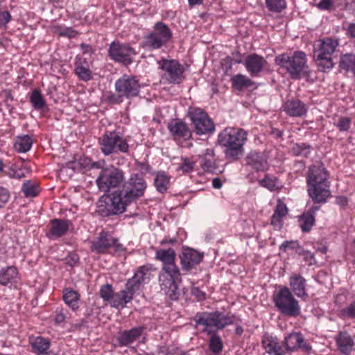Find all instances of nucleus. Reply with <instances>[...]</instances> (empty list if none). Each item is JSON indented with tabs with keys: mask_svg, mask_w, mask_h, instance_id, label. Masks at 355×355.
<instances>
[{
	"mask_svg": "<svg viewBox=\"0 0 355 355\" xmlns=\"http://www.w3.org/2000/svg\"><path fill=\"white\" fill-rule=\"evenodd\" d=\"M147 188L144 178L138 173H132L128 180L123 182L121 189L114 191L110 196L112 213L117 214L125 211L126 207L144 196Z\"/></svg>",
	"mask_w": 355,
	"mask_h": 355,
	"instance_id": "1",
	"label": "nucleus"
},
{
	"mask_svg": "<svg viewBox=\"0 0 355 355\" xmlns=\"http://www.w3.org/2000/svg\"><path fill=\"white\" fill-rule=\"evenodd\" d=\"M329 176V172L322 163H316L309 167L306 176L307 193L315 204L326 203L331 197Z\"/></svg>",
	"mask_w": 355,
	"mask_h": 355,
	"instance_id": "2",
	"label": "nucleus"
},
{
	"mask_svg": "<svg viewBox=\"0 0 355 355\" xmlns=\"http://www.w3.org/2000/svg\"><path fill=\"white\" fill-rule=\"evenodd\" d=\"M248 135L244 129L237 128H226L219 133L218 141L226 148L225 155L227 159L236 161L243 155Z\"/></svg>",
	"mask_w": 355,
	"mask_h": 355,
	"instance_id": "3",
	"label": "nucleus"
},
{
	"mask_svg": "<svg viewBox=\"0 0 355 355\" xmlns=\"http://www.w3.org/2000/svg\"><path fill=\"white\" fill-rule=\"evenodd\" d=\"M236 317L231 313L225 314L221 311L198 312L193 318L197 327H201V331L207 334L218 333L226 327L234 323Z\"/></svg>",
	"mask_w": 355,
	"mask_h": 355,
	"instance_id": "4",
	"label": "nucleus"
},
{
	"mask_svg": "<svg viewBox=\"0 0 355 355\" xmlns=\"http://www.w3.org/2000/svg\"><path fill=\"white\" fill-rule=\"evenodd\" d=\"M275 62L285 69L292 79L298 80L309 75L307 58L303 51L280 54L276 57Z\"/></svg>",
	"mask_w": 355,
	"mask_h": 355,
	"instance_id": "5",
	"label": "nucleus"
},
{
	"mask_svg": "<svg viewBox=\"0 0 355 355\" xmlns=\"http://www.w3.org/2000/svg\"><path fill=\"white\" fill-rule=\"evenodd\" d=\"M98 143L100 150L105 156L119 153L127 154L129 152L128 139L121 132L116 130L105 131L98 137Z\"/></svg>",
	"mask_w": 355,
	"mask_h": 355,
	"instance_id": "6",
	"label": "nucleus"
},
{
	"mask_svg": "<svg viewBox=\"0 0 355 355\" xmlns=\"http://www.w3.org/2000/svg\"><path fill=\"white\" fill-rule=\"evenodd\" d=\"M273 302L279 313L285 316L296 318L301 313L299 302L287 286H282L273 294Z\"/></svg>",
	"mask_w": 355,
	"mask_h": 355,
	"instance_id": "7",
	"label": "nucleus"
},
{
	"mask_svg": "<svg viewBox=\"0 0 355 355\" xmlns=\"http://www.w3.org/2000/svg\"><path fill=\"white\" fill-rule=\"evenodd\" d=\"M155 270L152 264L139 266L135 271L132 278L128 279L125 285L123 299L125 302L132 301L136 292L139 291L143 284H148L153 278V272Z\"/></svg>",
	"mask_w": 355,
	"mask_h": 355,
	"instance_id": "8",
	"label": "nucleus"
},
{
	"mask_svg": "<svg viewBox=\"0 0 355 355\" xmlns=\"http://www.w3.org/2000/svg\"><path fill=\"white\" fill-rule=\"evenodd\" d=\"M158 282L162 291L173 300L179 297L178 284L182 282V277L178 267L161 268Z\"/></svg>",
	"mask_w": 355,
	"mask_h": 355,
	"instance_id": "9",
	"label": "nucleus"
},
{
	"mask_svg": "<svg viewBox=\"0 0 355 355\" xmlns=\"http://www.w3.org/2000/svg\"><path fill=\"white\" fill-rule=\"evenodd\" d=\"M338 46V41L330 37L320 41L318 49L314 51L315 61L320 71L327 72L333 68L332 55Z\"/></svg>",
	"mask_w": 355,
	"mask_h": 355,
	"instance_id": "10",
	"label": "nucleus"
},
{
	"mask_svg": "<svg viewBox=\"0 0 355 355\" xmlns=\"http://www.w3.org/2000/svg\"><path fill=\"white\" fill-rule=\"evenodd\" d=\"M173 32L167 24L162 21L155 24L153 31L144 38V46L152 49H159L169 42Z\"/></svg>",
	"mask_w": 355,
	"mask_h": 355,
	"instance_id": "11",
	"label": "nucleus"
},
{
	"mask_svg": "<svg viewBox=\"0 0 355 355\" xmlns=\"http://www.w3.org/2000/svg\"><path fill=\"white\" fill-rule=\"evenodd\" d=\"M161 77L168 84H180L185 79L184 67L177 60L162 58L157 62Z\"/></svg>",
	"mask_w": 355,
	"mask_h": 355,
	"instance_id": "12",
	"label": "nucleus"
},
{
	"mask_svg": "<svg viewBox=\"0 0 355 355\" xmlns=\"http://www.w3.org/2000/svg\"><path fill=\"white\" fill-rule=\"evenodd\" d=\"M124 180V171L111 165L101 171L96 179V184L101 191L107 193L111 189L120 186Z\"/></svg>",
	"mask_w": 355,
	"mask_h": 355,
	"instance_id": "13",
	"label": "nucleus"
},
{
	"mask_svg": "<svg viewBox=\"0 0 355 355\" xmlns=\"http://www.w3.org/2000/svg\"><path fill=\"white\" fill-rule=\"evenodd\" d=\"M188 116L191 121L193 132L198 135L211 134L215 130L214 123L202 109L191 107Z\"/></svg>",
	"mask_w": 355,
	"mask_h": 355,
	"instance_id": "14",
	"label": "nucleus"
},
{
	"mask_svg": "<svg viewBox=\"0 0 355 355\" xmlns=\"http://www.w3.org/2000/svg\"><path fill=\"white\" fill-rule=\"evenodd\" d=\"M136 51L129 44L113 41L108 48V56L115 62L129 66L133 62Z\"/></svg>",
	"mask_w": 355,
	"mask_h": 355,
	"instance_id": "15",
	"label": "nucleus"
},
{
	"mask_svg": "<svg viewBox=\"0 0 355 355\" xmlns=\"http://www.w3.org/2000/svg\"><path fill=\"white\" fill-rule=\"evenodd\" d=\"M114 87L116 92L124 96L125 98L132 99L139 95L141 84L136 76L123 74L116 80Z\"/></svg>",
	"mask_w": 355,
	"mask_h": 355,
	"instance_id": "16",
	"label": "nucleus"
},
{
	"mask_svg": "<svg viewBox=\"0 0 355 355\" xmlns=\"http://www.w3.org/2000/svg\"><path fill=\"white\" fill-rule=\"evenodd\" d=\"M113 249L115 252L123 250L122 245L117 239L114 238L107 232L102 231L93 241L92 250L97 253H106Z\"/></svg>",
	"mask_w": 355,
	"mask_h": 355,
	"instance_id": "17",
	"label": "nucleus"
},
{
	"mask_svg": "<svg viewBox=\"0 0 355 355\" xmlns=\"http://www.w3.org/2000/svg\"><path fill=\"white\" fill-rule=\"evenodd\" d=\"M125 288L118 293H114L113 287L110 284H103L101 286L98 294L103 301L107 304L115 309H123L128 303L131 301L124 302L123 296Z\"/></svg>",
	"mask_w": 355,
	"mask_h": 355,
	"instance_id": "18",
	"label": "nucleus"
},
{
	"mask_svg": "<svg viewBox=\"0 0 355 355\" xmlns=\"http://www.w3.org/2000/svg\"><path fill=\"white\" fill-rule=\"evenodd\" d=\"M267 60L257 53L248 55L244 60V66L251 77H259L267 65Z\"/></svg>",
	"mask_w": 355,
	"mask_h": 355,
	"instance_id": "19",
	"label": "nucleus"
},
{
	"mask_svg": "<svg viewBox=\"0 0 355 355\" xmlns=\"http://www.w3.org/2000/svg\"><path fill=\"white\" fill-rule=\"evenodd\" d=\"M202 258L203 254L199 252L189 248H184L180 255L182 270L190 271L202 261Z\"/></svg>",
	"mask_w": 355,
	"mask_h": 355,
	"instance_id": "20",
	"label": "nucleus"
},
{
	"mask_svg": "<svg viewBox=\"0 0 355 355\" xmlns=\"http://www.w3.org/2000/svg\"><path fill=\"white\" fill-rule=\"evenodd\" d=\"M168 129L175 141H187L191 138L192 131L188 124L182 120H173L168 123Z\"/></svg>",
	"mask_w": 355,
	"mask_h": 355,
	"instance_id": "21",
	"label": "nucleus"
},
{
	"mask_svg": "<svg viewBox=\"0 0 355 355\" xmlns=\"http://www.w3.org/2000/svg\"><path fill=\"white\" fill-rule=\"evenodd\" d=\"M261 345L265 351L270 355L286 354L285 345L277 336L265 334L261 337Z\"/></svg>",
	"mask_w": 355,
	"mask_h": 355,
	"instance_id": "22",
	"label": "nucleus"
},
{
	"mask_svg": "<svg viewBox=\"0 0 355 355\" xmlns=\"http://www.w3.org/2000/svg\"><path fill=\"white\" fill-rule=\"evenodd\" d=\"M71 225L69 220L54 218L50 221L46 236L53 240L64 236Z\"/></svg>",
	"mask_w": 355,
	"mask_h": 355,
	"instance_id": "23",
	"label": "nucleus"
},
{
	"mask_svg": "<svg viewBox=\"0 0 355 355\" xmlns=\"http://www.w3.org/2000/svg\"><path fill=\"white\" fill-rule=\"evenodd\" d=\"M245 166L259 172L264 171L268 168V164L263 153L257 151H250L245 158Z\"/></svg>",
	"mask_w": 355,
	"mask_h": 355,
	"instance_id": "24",
	"label": "nucleus"
},
{
	"mask_svg": "<svg viewBox=\"0 0 355 355\" xmlns=\"http://www.w3.org/2000/svg\"><path fill=\"white\" fill-rule=\"evenodd\" d=\"M290 290L297 297L306 301L309 297L306 291V280L299 274H293L289 277Z\"/></svg>",
	"mask_w": 355,
	"mask_h": 355,
	"instance_id": "25",
	"label": "nucleus"
},
{
	"mask_svg": "<svg viewBox=\"0 0 355 355\" xmlns=\"http://www.w3.org/2000/svg\"><path fill=\"white\" fill-rule=\"evenodd\" d=\"M144 330V327H137L130 330H124L119 332L116 336L119 345L121 347L130 345L141 336Z\"/></svg>",
	"mask_w": 355,
	"mask_h": 355,
	"instance_id": "26",
	"label": "nucleus"
},
{
	"mask_svg": "<svg viewBox=\"0 0 355 355\" xmlns=\"http://www.w3.org/2000/svg\"><path fill=\"white\" fill-rule=\"evenodd\" d=\"M283 110L290 116L302 117L306 115L308 107L300 99L293 98L288 100L284 104Z\"/></svg>",
	"mask_w": 355,
	"mask_h": 355,
	"instance_id": "27",
	"label": "nucleus"
},
{
	"mask_svg": "<svg viewBox=\"0 0 355 355\" xmlns=\"http://www.w3.org/2000/svg\"><path fill=\"white\" fill-rule=\"evenodd\" d=\"M286 347V354L289 352H294L298 348L304 350L309 349V345L304 343V339L300 332H293L288 334L283 340Z\"/></svg>",
	"mask_w": 355,
	"mask_h": 355,
	"instance_id": "28",
	"label": "nucleus"
},
{
	"mask_svg": "<svg viewBox=\"0 0 355 355\" xmlns=\"http://www.w3.org/2000/svg\"><path fill=\"white\" fill-rule=\"evenodd\" d=\"M74 73L79 80L88 82L92 79V73L89 69L88 61L77 55L74 61Z\"/></svg>",
	"mask_w": 355,
	"mask_h": 355,
	"instance_id": "29",
	"label": "nucleus"
},
{
	"mask_svg": "<svg viewBox=\"0 0 355 355\" xmlns=\"http://www.w3.org/2000/svg\"><path fill=\"white\" fill-rule=\"evenodd\" d=\"M155 259L162 262L161 268L178 267L176 265V253L174 249H158L155 252Z\"/></svg>",
	"mask_w": 355,
	"mask_h": 355,
	"instance_id": "30",
	"label": "nucleus"
},
{
	"mask_svg": "<svg viewBox=\"0 0 355 355\" xmlns=\"http://www.w3.org/2000/svg\"><path fill=\"white\" fill-rule=\"evenodd\" d=\"M197 162L205 172L212 173L217 168L215 153L212 148H207L202 155H199Z\"/></svg>",
	"mask_w": 355,
	"mask_h": 355,
	"instance_id": "31",
	"label": "nucleus"
},
{
	"mask_svg": "<svg viewBox=\"0 0 355 355\" xmlns=\"http://www.w3.org/2000/svg\"><path fill=\"white\" fill-rule=\"evenodd\" d=\"M62 300L73 311L78 310L80 294L78 291L71 288H64L62 290Z\"/></svg>",
	"mask_w": 355,
	"mask_h": 355,
	"instance_id": "32",
	"label": "nucleus"
},
{
	"mask_svg": "<svg viewBox=\"0 0 355 355\" xmlns=\"http://www.w3.org/2000/svg\"><path fill=\"white\" fill-rule=\"evenodd\" d=\"M33 144V139L31 136L18 135L14 139L13 148L19 153H25L31 149Z\"/></svg>",
	"mask_w": 355,
	"mask_h": 355,
	"instance_id": "33",
	"label": "nucleus"
},
{
	"mask_svg": "<svg viewBox=\"0 0 355 355\" xmlns=\"http://www.w3.org/2000/svg\"><path fill=\"white\" fill-rule=\"evenodd\" d=\"M336 344L339 351L344 354H349L354 345V340L351 336L347 332H340L337 338Z\"/></svg>",
	"mask_w": 355,
	"mask_h": 355,
	"instance_id": "34",
	"label": "nucleus"
},
{
	"mask_svg": "<svg viewBox=\"0 0 355 355\" xmlns=\"http://www.w3.org/2000/svg\"><path fill=\"white\" fill-rule=\"evenodd\" d=\"M30 345L34 354L42 355L46 353L51 346V342L49 338L37 336L30 340Z\"/></svg>",
	"mask_w": 355,
	"mask_h": 355,
	"instance_id": "35",
	"label": "nucleus"
},
{
	"mask_svg": "<svg viewBox=\"0 0 355 355\" xmlns=\"http://www.w3.org/2000/svg\"><path fill=\"white\" fill-rule=\"evenodd\" d=\"M18 275L17 268L15 266H8L0 271V284L7 286L16 279Z\"/></svg>",
	"mask_w": 355,
	"mask_h": 355,
	"instance_id": "36",
	"label": "nucleus"
},
{
	"mask_svg": "<svg viewBox=\"0 0 355 355\" xmlns=\"http://www.w3.org/2000/svg\"><path fill=\"white\" fill-rule=\"evenodd\" d=\"M232 87L237 91H242L245 88L250 87L253 85V81L248 76L239 73L231 78Z\"/></svg>",
	"mask_w": 355,
	"mask_h": 355,
	"instance_id": "37",
	"label": "nucleus"
},
{
	"mask_svg": "<svg viewBox=\"0 0 355 355\" xmlns=\"http://www.w3.org/2000/svg\"><path fill=\"white\" fill-rule=\"evenodd\" d=\"M29 101L35 110L42 111L46 107V101L38 89H34L29 96Z\"/></svg>",
	"mask_w": 355,
	"mask_h": 355,
	"instance_id": "38",
	"label": "nucleus"
},
{
	"mask_svg": "<svg viewBox=\"0 0 355 355\" xmlns=\"http://www.w3.org/2000/svg\"><path fill=\"white\" fill-rule=\"evenodd\" d=\"M259 184L270 191H279L282 188L279 179L270 174H266L264 178L259 180Z\"/></svg>",
	"mask_w": 355,
	"mask_h": 355,
	"instance_id": "39",
	"label": "nucleus"
},
{
	"mask_svg": "<svg viewBox=\"0 0 355 355\" xmlns=\"http://www.w3.org/2000/svg\"><path fill=\"white\" fill-rule=\"evenodd\" d=\"M154 185L158 192H166L170 185V177L164 172H158L154 180Z\"/></svg>",
	"mask_w": 355,
	"mask_h": 355,
	"instance_id": "40",
	"label": "nucleus"
},
{
	"mask_svg": "<svg viewBox=\"0 0 355 355\" xmlns=\"http://www.w3.org/2000/svg\"><path fill=\"white\" fill-rule=\"evenodd\" d=\"M315 216L307 211L298 217L299 225L303 232H309L315 225Z\"/></svg>",
	"mask_w": 355,
	"mask_h": 355,
	"instance_id": "41",
	"label": "nucleus"
},
{
	"mask_svg": "<svg viewBox=\"0 0 355 355\" xmlns=\"http://www.w3.org/2000/svg\"><path fill=\"white\" fill-rule=\"evenodd\" d=\"M311 147L306 143L295 144L291 148V154L296 157H309Z\"/></svg>",
	"mask_w": 355,
	"mask_h": 355,
	"instance_id": "42",
	"label": "nucleus"
},
{
	"mask_svg": "<svg viewBox=\"0 0 355 355\" xmlns=\"http://www.w3.org/2000/svg\"><path fill=\"white\" fill-rule=\"evenodd\" d=\"M210 338L208 343L209 349L215 354H219L223 349V343L221 338L217 334H211Z\"/></svg>",
	"mask_w": 355,
	"mask_h": 355,
	"instance_id": "43",
	"label": "nucleus"
},
{
	"mask_svg": "<svg viewBox=\"0 0 355 355\" xmlns=\"http://www.w3.org/2000/svg\"><path fill=\"white\" fill-rule=\"evenodd\" d=\"M340 67L355 74V55L353 54L343 55L340 60Z\"/></svg>",
	"mask_w": 355,
	"mask_h": 355,
	"instance_id": "44",
	"label": "nucleus"
},
{
	"mask_svg": "<svg viewBox=\"0 0 355 355\" xmlns=\"http://www.w3.org/2000/svg\"><path fill=\"white\" fill-rule=\"evenodd\" d=\"M54 34L60 37H64L69 39L76 37L78 33L71 27H65L62 26H55L53 28Z\"/></svg>",
	"mask_w": 355,
	"mask_h": 355,
	"instance_id": "45",
	"label": "nucleus"
},
{
	"mask_svg": "<svg viewBox=\"0 0 355 355\" xmlns=\"http://www.w3.org/2000/svg\"><path fill=\"white\" fill-rule=\"evenodd\" d=\"M279 250L286 252L288 250H295L297 254H302L303 252V248L300 245L297 240L284 241L279 245Z\"/></svg>",
	"mask_w": 355,
	"mask_h": 355,
	"instance_id": "46",
	"label": "nucleus"
},
{
	"mask_svg": "<svg viewBox=\"0 0 355 355\" xmlns=\"http://www.w3.org/2000/svg\"><path fill=\"white\" fill-rule=\"evenodd\" d=\"M266 5L269 11L280 13L287 8L286 0H266Z\"/></svg>",
	"mask_w": 355,
	"mask_h": 355,
	"instance_id": "47",
	"label": "nucleus"
},
{
	"mask_svg": "<svg viewBox=\"0 0 355 355\" xmlns=\"http://www.w3.org/2000/svg\"><path fill=\"white\" fill-rule=\"evenodd\" d=\"M196 162L197 160L193 161L189 157H182L178 171H182L183 174L191 173L194 170Z\"/></svg>",
	"mask_w": 355,
	"mask_h": 355,
	"instance_id": "48",
	"label": "nucleus"
},
{
	"mask_svg": "<svg viewBox=\"0 0 355 355\" xmlns=\"http://www.w3.org/2000/svg\"><path fill=\"white\" fill-rule=\"evenodd\" d=\"M232 55H234V58L227 56L223 60L222 64L225 68V72L231 70L234 64L242 63L241 55L239 52L233 53Z\"/></svg>",
	"mask_w": 355,
	"mask_h": 355,
	"instance_id": "49",
	"label": "nucleus"
},
{
	"mask_svg": "<svg viewBox=\"0 0 355 355\" xmlns=\"http://www.w3.org/2000/svg\"><path fill=\"white\" fill-rule=\"evenodd\" d=\"M21 190L26 197H35L40 193L39 186L30 181L23 184Z\"/></svg>",
	"mask_w": 355,
	"mask_h": 355,
	"instance_id": "50",
	"label": "nucleus"
},
{
	"mask_svg": "<svg viewBox=\"0 0 355 355\" xmlns=\"http://www.w3.org/2000/svg\"><path fill=\"white\" fill-rule=\"evenodd\" d=\"M67 311L62 308L57 309L53 313L54 323L58 326H63L67 318Z\"/></svg>",
	"mask_w": 355,
	"mask_h": 355,
	"instance_id": "51",
	"label": "nucleus"
},
{
	"mask_svg": "<svg viewBox=\"0 0 355 355\" xmlns=\"http://www.w3.org/2000/svg\"><path fill=\"white\" fill-rule=\"evenodd\" d=\"M274 214L282 217H284L288 214V208L286 204L280 199H278L277 200Z\"/></svg>",
	"mask_w": 355,
	"mask_h": 355,
	"instance_id": "52",
	"label": "nucleus"
},
{
	"mask_svg": "<svg viewBox=\"0 0 355 355\" xmlns=\"http://www.w3.org/2000/svg\"><path fill=\"white\" fill-rule=\"evenodd\" d=\"M124 96L120 93L110 92L107 96V101L110 104H121L123 101Z\"/></svg>",
	"mask_w": 355,
	"mask_h": 355,
	"instance_id": "53",
	"label": "nucleus"
},
{
	"mask_svg": "<svg viewBox=\"0 0 355 355\" xmlns=\"http://www.w3.org/2000/svg\"><path fill=\"white\" fill-rule=\"evenodd\" d=\"M351 124V120L348 117H340L337 123L336 127L340 131H347L349 130Z\"/></svg>",
	"mask_w": 355,
	"mask_h": 355,
	"instance_id": "54",
	"label": "nucleus"
},
{
	"mask_svg": "<svg viewBox=\"0 0 355 355\" xmlns=\"http://www.w3.org/2000/svg\"><path fill=\"white\" fill-rule=\"evenodd\" d=\"M10 198V194L9 191L3 187H0V208L4 207L8 202Z\"/></svg>",
	"mask_w": 355,
	"mask_h": 355,
	"instance_id": "55",
	"label": "nucleus"
},
{
	"mask_svg": "<svg viewBox=\"0 0 355 355\" xmlns=\"http://www.w3.org/2000/svg\"><path fill=\"white\" fill-rule=\"evenodd\" d=\"M12 16L8 11L0 12V28L6 27V25L10 21Z\"/></svg>",
	"mask_w": 355,
	"mask_h": 355,
	"instance_id": "56",
	"label": "nucleus"
},
{
	"mask_svg": "<svg viewBox=\"0 0 355 355\" xmlns=\"http://www.w3.org/2000/svg\"><path fill=\"white\" fill-rule=\"evenodd\" d=\"M334 0H320L317 3V7L322 10L331 9L334 6Z\"/></svg>",
	"mask_w": 355,
	"mask_h": 355,
	"instance_id": "57",
	"label": "nucleus"
},
{
	"mask_svg": "<svg viewBox=\"0 0 355 355\" xmlns=\"http://www.w3.org/2000/svg\"><path fill=\"white\" fill-rule=\"evenodd\" d=\"M343 317L354 318L355 317V303L352 302L346 309L342 311Z\"/></svg>",
	"mask_w": 355,
	"mask_h": 355,
	"instance_id": "58",
	"label": "nucleus"
},
{
	"mask_svg": "<svg viewBox=\"0 0 355 355\" xmlns=\"http://www.w3.org/2000/svg\"><path fill=\"white\" fill-rule=\"evenodd\" d=\"M301 255L304 257V260L306 262H307L309 266H313L315 263L316 261L315 260L314 254L313 253L308 251H305L303 249V252Z\"/></svg>",
	"mask_w": 355,
	"mask_h": 355,
	"instance_id": "59",
	"label": "nucleus"
},
{
	"mask_svg": "<svg viewBox=\"0 0 355 355\" xmlns=\"http://www.w3.org/2000/svg\"><path fill=\"white\" fill-rule=\"evenodd\" d=\"M284 217L281 216H278L273 213L272 217H271V225L277 227L278 228H281L282 225V218Z\"/></svg>",
	"mask_w": 355,
	"mask_h": 355,
	"instance_id": "60",
	"label": "nucleus"
},
{
	"mask_svg": "<svg viewBox=\"0 0 355 355\" xmlns=\"http://www.w3.org/2000/svg\"><path fill=\"white\" fill-rule=\"evenodd\" d=\"M8 175H9L10 178H14L17 179H21L24 177V173L21 171H16L13 168H10V171L8 173H6Z\"/></svg>",
	"mask_w": 355,
	"mask_h": 355,
	"instance_id": "61",
	"label": "nucleus"
},
{
	"mask_svg": "<svg viewBox=\"0 0 355 355\" xmlns=\"http://www.w3.org/2000/svg\"><path fill=\"white\" fill-rule=\"evenodd\" d=\"M79 261V257L76 253H71L67 257V262L70 266H73Z\"/></svg>",
	"mask_w": 355,
	"mask_h": 355,
	"instance_id": "62",
	"label": "nucleus"
},
{
	"mask_svg": "<svg viewBox=\"0 0 355 355\" xmlns=\"http://www.w3.org/2000/svg\"><path fill=\"white\" fill-rule=\"evenodd\" d=\"M191 292L192 294L196 297L198 301H202L205 300V293L200 291L198 288H193Z\"/></svg>",
	"mask_w": 355,
	"mask_h": 355,
	"instance_id": "63",
	"label": "nucleus"
},
{
	"mask_svg": "<svg viewBox=\"0 0 355 355\" xmlns=\"http://www.w3.org/2000/svg\"><path fill=\"white\" fill-rule=\"evenodd\" d=\"M336 202L342 209H345L348 204V199L345 196H338L336 198Z\"/></svg>",
	"mask_w": 355,
	"mask_h": 355,
	"instance_id": "64",
	"label": "nucleus"
}]
</instances>
